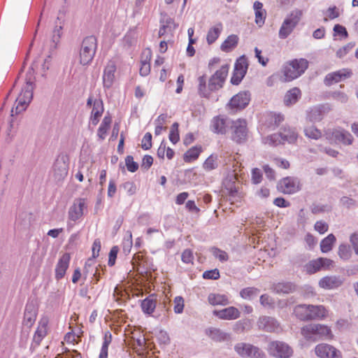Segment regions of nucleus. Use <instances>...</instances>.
Returning <instances> with one entry per match:
<instances>
[{
    "label": "nucleus",
    "instance_id": "f257e3e1",
    "mask_svg": "<svg viewBox=\"0 0 358 358\" xmlns=\"http://www.w3.org/2000/svg\"><path fill=\"white\" fill-rule=\"evenodd\" d=\"M229 66L223 65L221 68L216 71L215 73L210 78L206 88V78L204 76H200L199 80V92L203 97H208L210 92L218 90L222 88L225 79L228 75Z\"/></svg>",
    "mask_w": 358,
    "mask_h": 358
},
{
    "label": "nucleus",
    "instance_id": "f03ea898",
    "mask_svg": "<svg viewBox=\"0 0 358 358\" xmlns=\"http://www.w3.org/2000/svg\"><path fill=\"white\" fill-rule=\"evenodd\" d=\"M294 313L301 321L322 320L328 310L322 305L299 304L294 307Z\"/></svg>",
    "mask_w": 358,
    "mask_h": 358
},
{
    "label": "nucleus",
    "instance_id": "7ed1b4c3",
    "mask_svg": "<svg viewBox=\"0 0 358 358\" xmlns=\"http://www.w3.org/2000/svg\"><path fill=\"white\" fill-rule=\"evenodd\" d=\"M301 334L306 341L331 340L334 335L329 327L322 324H309L303 326Z\"/></svg>",
    "mask_w": 358,
    "mask_h": 358
},
{
    "label": "nucleus",
    "instance_id": "20e7f679",
    "mask_svg": "<svg viewBox=\"0 0 358 358\" xmlns=\"http://www.w3.org/2000/svg\"><path fill=\"white\" fill-rule=\"evenodd\" d=\"M308 66V62L305 59H294L287 63L282 68V77L280 81L289 82L301 76Z\"/></svg>",
    "mask_w": 358,
    "mask_h": 358
},
{
    "label": "nucleus",
    "instance_id": "39448f33",
    "mask_svg": "<svg viewBox=\"0 0 358 358\" xmlns=\"http://www.w3.org/2000/svg\"><path fill=\"white\" fill-rule=\"evenodd\" d=\"M34 88V80L32 76H30L29 78H26V85L24 86L22 90V92L16 99L17 105L15 108H13L11 110L12 116L13 115L14 112L17 115L26 109L27 106L33 98Z\"/></svg>",
    "mask_w": 358,
    "mask_h": 358
},
{
    "label": "nucleus",
    "instance_id": "423d86ee",
    "mask_svg": "<svg viewBox=\"0 0 358 358\" xmlns=\"http://www.w3.org/2000/svg\"><path fill=\"white\" fill-rule=\"evenodd\" d=\"M97 49V40L94 36L85 37L81 44L80 50V63L85 66L90 64Z\"/></svg>",
    "mask_w": 358,
    "mask_h": 358
},
{
    "label": "nucleus",
    "instance_id": "0eeeda50",
    "mask_svg": "<svg viewBox=\"0 0 358 358\" xmlns=\"http://www.w3.org/2000/svg\"><path fill=\"white\" fill-rule=\"evenodd\" d=\"M234 351L242 358H264V352L258 347L244 342L237 343Z\"/></svg>",
    "mask_w": 358,
    "mask_h": 358
},
{
    "label": "nucleus",
    "instance_id": "6e6552de",
    "mask_svg": "<svg viewBox=\"0 0 358 358\" xmlns=\"http://www.w3.org/2000/svg\"><path fill=\"white\" fill-rule=\"evenodd\" d=\"M267 351L271 356L275 358H289L293 355L292 348L286 343L279 341H271Z\"/></svg>",
    "mask_w": 358,
    "mask_h": 358
},
{
    "label": "nucleus",
    "instance_id": "1a4fd4ad",
    "mask_svg": "<svg viewBox=\"0 0 358 358\" xmlns=\"http://www.w3.org/2000/svg\"><path fill=\"white\" fill-rule=\"evenodd\" d=\"M302 15V11L296 9L291 12V13L285 19L279 31V37L280 38H287L294 27L300 21Z\"/></svg>",
    "mask_w": 358,
    "mask_h": 358
},
{
    "label": "nucleus",
    "instance_id": "9d476101",
    "mask_svg": "<svg viewBox=\"0 0 358 358\" xmlns=\"http://www.w3.org/2000/svg\"><path fill=\"white\" fill-rule=\"evenodd\" d=\"M232 140L237 143H244L247 140V124L244 120H237L231 122Z\"/></svg>",
    "mask_w": 358,
    "mask_h": 358
},
{
    "label": "nucleus",
    "instance_id": "9b49d317",
    "mask_svg": "<svg viewBox=\"0 0 358 358\" xmlns=\"http://www.w3.org/2000/svg\"><path fill=\"white\" fill-rule=\"evenodd\" d=\"M68 157L64 155L58 156L53 165V177L56 181L64 180L68 173Z\"/></svg>",
    "mask_w": 358,
    "mask_h": 358
},
{
    "label": "nucleus",
    "instance_id": "f8f14e48",
    "mask_svg": "<svg viewBox=\"0 0 358 358\" xmlns=\"http://www.w3.org/2000/svg\"><path fill=\"white\" fill-rule=\"evenodd\" d=\"M117 66L115 61L109 60L103 71L102 80L105 89H110L115 83Z\"/></svg>",
    "mask_w": 358,
    "mask_h": 358
},
{
    "label": "nucleus",
    "instance_id": "ddd939ff",
    "mask_svg": "<svg viewBox=\"0 0 358 358\" xmlns=\"http://www.w3.org/2000/svg\"><path fill=\"white\" fill-rule=\"evenodd\" d=\"M250 101V93L248 91L241 92L234 96L229 103L231 109L234 110L245 108Z\"/></svg>",
    "mask_w": 358,
    "mask_h": 358
},
{
    "label": "nucleus",
    "instance_id": "4468645a",
    "mask_svg": "<svg viewBox=\"0 0 358 358\" xmlns=\"http://www.w3.org/2000/svg\"><path fill=\"white\" fill-rule=\"evenodd\" d=\"M278 188L285 194H294L301 189L300 182L296 178L286 177L279 182Z\"/></svg>",
    "mask_w": 358,
    "mask_h": 358
},
{
    "label": "nucleus",
    "instance_id": "2eb2a0df",
    "mask_svg": "<svg viewBox=\"0 0 358 358\" xmlns=\"http://www.w3.org/2000/svg\"><path fill=\"white\" fill-rule=\"evenodd\" d=\"M236 181L237 176L234 173H229L223 181V185L227 193L234 199L241 197L239 186Z\"/></svg>",
    "mask_w": 358,
    "mask_h": 358
},
{
    "label": "nucleus",
    "instance_id": "dca6fc26",
    "mask_svg": "<svg viewBox=\"0 0 358 358\" xmlns=\"http://www.w3.org/2000/svg\"><path fill=\"white\" fill-rule=\"evenodd\" d=\"M315 351L320 358H341V352L329 344H319L315 347Z\"/></svg>",
    "mask_w": 358,
    "mask_h": 358
},
{
    "label": "nucleus",
    "instance_id": "f3484780",
    "mask_svg": "<svg viewBox=\"0 0 358 358\" xmlns=\"http://www.w3.org/2000/svg\"><path fill=\"white\" fill-rule=\"evenodd\" d=\"M87 208V203L85 199H78L73 202L69 210V220L75 222L80 219L84 214V209Z\"/></svg>",
    "mask_w": 358,
    "mask_h": 358
},
{
    "label": "nucleus",
    "instance_id": "a211bd4d",
    "mask_svg": "<svg viewBox=\"0 0 358 358\" xmlns=\"http://www.w3.org/2000/svg\"><path fill=\"white\" fill-rule=\"evenodd\" d=\"M257 325L259 329L267 332H275L280 329L278 321L275 318L268 316L259 317Z\"/></svg>",
    "mask_w": 358,
    "mask_h": 358
},
{
    "label": "nucleus",
    "instance_id": "6ab92c4d",
    "mask_svg": "<svg viewBox=\"0 0 358 358\" xmlns=\"http://www.w3.org/2000/svg\"><path fill=\"white\" fill-rule=\"evenodd\" d=\"M352 72L348 69H341L327 74L324 78L326 85H331L351 76Z\"/></svg>",
    "mask_w": 358,
    "mask_h": 358
},
{
    "label": "nucleus",
    "instance_id": "aec40b11",
    "mask_svg": "<svg viewBox=\"0 0 358 358\" xmlns=\"http://www.w3.org/2000/svg\"><path fill=\"white\" fill-rule=\"evenodd\" d=\"M230 123H231L230 120L222 116H217L211 120L210 129L214 133L224 134Z\"/></svg>",
    "mask_w": 358,
    "mask_h": 358
},
{
    "label": "nucleus",
    "instance_id": "412c9836",
    "mask_svg": "<svg viewBox=\"0 0 358 358\" xmlns=\"http://www.w3.org/2000/svg\"><path fill=\"white\" fill-rule=\"evenodd\" d=\"M213 313L215 316L221 320H236L240 317L239 310L234 306H230L220 310H215Z\"/></svg>",
    "mask_w": 358,
    "mask_h": 358
},
{
    "label": "nucleus",
    "instance_id": "4be33fe9",
    "mask_svg": "<svg viewBox=\"0 0 358 358\" xmlns=\"http://www.w3.org/2000/svg\"><path fill=\"white\" fill-rule=\"evenodd\" d=\"M206 334L215 342H224L229 341L230 334L219 328L210 327L206 329Z\"/></svg>",
    "mask_w": 358,
    "mask_h": 358
},
{
    "label": "nucleus",
    "instance_id": "5701e85b",
    "mask_svg": "<svg viewBox=\"0 0 358 358\" xmlns=\"http://www.w3.org/2000/svg\"><path fill=\"white\" fill-rule=\"evenodd\" d=\"M343 280L339 276H325L320 280L319 286L325 289H332L340 287Z\"/></svg>",
    "mask_w": 358,
    "mask_h": 358
},
{
    "label": "nucleus",
    "instance_id": "b1692460",
    "mask_svg": "<svg viewBox=\"0 0 358 358\" xmlns=\"http://www.w3.org/2000/svg\"><path fill=\"white\" fill-rule=\"evenodd\" d=\"M70 259V255L64 253L59 259L55 268V278L57 280H60L64 276L69 265Z\"/></svg>",
    "mask_w": 358,
    "mask_h": 358
},
{
    "label": "nucleus",
    "instance_id": "393cba45",
    "mask_svg": "<svg viewBox=\"0 0 358 358\" xmlns=\"http://www.w3.org/2000/svg\"><path fill=\"white\" fill-rule=\"evenodd\" d=\"M49 320L47 317H43L38 323V327L34 336V342L36 345H39L43 338L46 336L48 333V324Z\"/></svg>",
    "mask_w": 358,
    "mask_h": 358
},
{
    "label": "nucleus",
    "instance_id": "a878e982",
    "mask_svg": "<svg viewBox=\"0 0 358 358\" xmlns=\"http://www.w3.org/2000/svg\"><path fill=\"white\" fill-rule=\"evenodd\" d=\"M36 310L34 305L28 304L26 306L24 314L23 324L28 328H31L36 319Z\"/></svg>",
    "mask_w": 358,
    "mask_h": 358
},
{
    "label": "nucleus",
    "instance_id": "bb28decb",
    "mask_svg": "<svg viewBox=\"0 0 358 358\" xmlns=\"http://www.w3.org/2000/svg\"><path fill=\"white\" fill-rule=\"evenodd\" d=\"M103 112V104L102 100L100 99H94L90 118L93 124L96 125L98 123L99 119L102 115Z\"/></svg>",
    "mask_w": 358,
    "mask_h": 358
},
{
    "label": "nucleus",
    "instance_id": "cd10ccee",
    "mask_svg": "<svg viewBox=\"0 0 358 358\" xmlns=\"http://www.w3.org/2000/svg\"><path fill=\"white\" fill-rule=\"evenodd\" d=\"M332 135L336 141L345 145H350L353 141V136L351 134L344 129H336L333 131Z\"/></svg>",
    "mask_w": 358,
    "mask_h": 358
},
{
    "label": "nucleus",
    "instance_id": "c85d7f7f",
    "mask_svg": "<svg viewBox=\"0 0 358 358\" xmlns=\"http://www.w3.org/2000/svg\"><path fill=\"white\" fill-rule=\"evenodd\" d=\"M157 305L155 295H150L141 302V308L146 314H151L154 312Z\"/></svg>",
    "mask_w": 358,
    "mask_h": 358
},
{
    "label": "nucleus",
    "instance_id": "c756f323",
    "mask_svg": "<svg viewBox=\"0 0 358 358\" xmlns=\"http://www.w3.org/2000/svg\"><path fill=\"white\" fill-rule=\"evenodd\" d=\"M301 90L294 87L288 91L284 98V102L286 106H290L295 103L301 96Z\"/></svg>",
    "mask_w": 358,
    "mask_h": 358
},
{
    "label": "nucleus",
    "instance_id": "7c9ffc66",
    "mask_svg": "<svg viewBox=\"0 0 358 358\" xmlns=\"http://www.w3.org/2000/svg\"><path fill=\"white\" fill-rule=\"evenodd\" d=\"M222 30V24L220 22L216 24L214 27L210 28L206 36V40L209 45L213 43L217 40Z\"/></svg>",
    "mask_w": 358,
    "mask_h": 358
},
{
    "label": "nucleus",
    "instance_id": "2f4dec72",
    "mask_svg": "<svg viewBox=\"0 0 358 358\" xmlns=\"http://www.w3.org/2000/svg\"><path fill=\"white\" fill-rule=\"evenodd\" d=\"M263 4L259 1H255L253 5L255 10V22L259 27L264 23L265 10L262 8Z\"/></svg>",
    "mask_w": 358,
    "mask_h": 358
},
{
    "label": "nucleus",
    "instance_id": "473e14b6",
    "mask_svg": "<svg viewBox=\"0 0 358 358\" xmlns=\"http://www.w3.org/2000/svg\"><path fill=\"white\" fill-rule=\"evenodd\" d=\"M208 301L209 303L213 306H226L229 303L227 296L220 294H210L208 297Z\"/></svg>",
    "mask_w": 358,
    "mask_h": 358
},
{
    "label": "nucleus",
    "instance_id": "72a5a7b5",
    "mask_svg": "<svg viewBox=\"0 0 358 358\" xmlns=\"http://www.w3.org/2000/svg\"><path fill=\"white\" fill-rule=\"evenodd\" d=\"M336 239L333 234H329L320 243V248L322 252H328L332 249Z\"/></svg>",
    "mask_w": 358,
    "mask_h": 358
},
{
    "label": "nucleus",
    "instance_id": "f704fd0d",
    "mask_svg": "<svg viewBox=\"0 0 358 358\" xmlns=\"http://www.w3.org/2000/svg\"><path fill=\"white\" fill-rule=\"evenodd\" d=\"M294 290V286L291 282H279L273 285V291L278 294H288Z\"/></svg>",
    "mask_w": 358,
    "mask_h": 358
},
{
    "label": "nucleus",
    "instance_id": "c9c22d12",
    "mask_svg": "<svg viewBox=\"0 0 358 358\" xmlns=\"http://www.w3.org/2000/svg\"><path fill=\"white\" fill-rule=\"evenodd\" d=\"M112 122L111 117L110 116H105L102 120L101 124L99 126V128L97 131L98 136L100 139L103 140L106 137V134L107 131L110 127V124Z\"/></svg>",
    "mask_w": 358,
    "mask_h": 358
},
{
    "label": "nucleus",
    "instance_id": "e433bc0d",
    "mask_svg": "<svg viewBox=\"0 0 358 358\" xmlns=\"http://www.w3.org/2000/svg\"><path fill=\"white\" fill-rule=\"evenodd\" d=\"M238 37L236 35H230L221 45V50L228 52L235 48L238 43Z\"/></svg>",
    "mask_w": 358,
    "mask_h": 358
},
{
    "label": "nucleus",
    "instance_id": "4c0bfd02",
    "mask_svg": "<svg viewBox=\"0 0 358 358\" xmlns=\"http://www.w3.org/2000/svg\"><path fill=\"white\" fill-rule=\"evenodd\" d=\"M201 152V146H195L187 150L184 155V160L186 162H190L195 160L199 156Z\"/></svg>",
    "mask_w": 358,
    "mask_h": 358
},
{
    "label": "nucleus",
    "instance_id": "58836bf2",
    "mask_svg": "<svg viewBox=\"0 0 358 358\" xmlns=\"http://www.w3.org/2000/svg\"><path fill=\"white\" fill-rule=\"evenodd\" d=\"M259 289L255 287H246L241 290L240 295L244 299L252 300L257 296Z\"/></svg>",
    "mask_w": 358,
    "mask_h": 358
},
{
    "label": "nucleus",
    "instance_id": "ea45409f",
    "mask_svg": "<svg viewBox=\"0 0 358 358\" xmlns=\"http://www.w3.org/2000/svg\"><path fill=\"white\" fill-rule=\"evenodd\" d=\"M264 143L265 144H268L271 146H275L280 143H283V141L280 133L273 134L272 135L268 136L264 138Z\"/></svg>",
    "mask_w": 358,
    "mask_h": 358
},
{
    "label": "nucleus",
    "instance_id": "a19ab883",
    "mask_svg": "<svg viewBox=\"0 0 358 358\" xmlns=\"http://www.w3.org/2000/svg\"><path fill=\"white\" fill-rule=\"evenodd\" d=\"M280 134L283 142L293 143L297 138V134L292 129H284L283 131H280Z\"/></svg>",
    "mask_w": 358,
    "mask_h": 358
},
{
    "label": "nucleus",
    "instance_id": "79ce46f5",
    "mask_svg": "<svg viewBox=\"0 0 358 358\" xmlns=\"http://www.w3.org/2000/svg\"><path fill=\"white\" fill-rule=\"evenodd\" d=\"M307 119L310 122H319L322 119V111L320 108H313L308 113Z\"/></svg>",
    "mask_w": 358,
    "mask_h": 358
},
{
    "label": "nucleus",
    "instance_id": "37998d69",
    "mask_svg": "<svg viewBox=\"0 0 358 358\" xmlns=\"http://www.w3.org/2000/svg\"><path fill=\"white\" fill-rule=\"evenodd\" d=\"M304 133L307 137L313 139H318L322 136L321 131L313 125L306 127Z\"/></svg>",
    "mask_w": 358,
    "mask_h": 358
},
{
    "label": "nucleus",
    "instance_id": "c03bdc74",
    "mask_svg": "<svg viewBox=\"0 0 358 358\" xmlns=\"http://www.w3.org/2000/svg\"><path fill=\"white\" fill-rule=\"evenodd\" d=\"M248 67V64L247 58L244 55H243L237 59V61L235 64L234 69L236 71H241L244 73H246Z\"/></svg>",
    "mask_w": 358,
    "mask_h": 358
},
{
    "label": "nucleus",
    "instance_id": "a18cd8bd",
    "mask_svg": "<svg viewBox=\"0 0 358 358\" xmlns=\"http://www.w3.org/2000/svg\"><path fill=\"white\" fill-rule=\"evenodd\" d=\"M338 253L341 259L347 260L351 257L352 252L350 246L343 243L339 245Z\"/></svg>",
    "mask_w": 358,
    "mask_h": 358
},
{
    "label": "nucleus",
    "instance_id": "49530a36",
    "mask_svg": "<svg viewBox=\"0 0 358 358\" xmlns=\"http://www.w3.org/2000/svg\"><path fill=\"white\" fill-rule=\"evenodd\" d=\"M210 252L213 255L216 259H218L220 262H227L229 259V256L225 251L222 250L216 247L211 248Z\"/></svg>",
    "mask_w": 358,
    "mask_h": 358
},
{
    "label": "nucleus",
    "instance_id": "de8ad7c7",
    "mask_svg": "<svg viewBox=\"0 0 358 358\" xmlns=\"http://www.w3.org/2000/svg\"><path fill=\"white\" fill-rule=\"evenodd\" d=\"M179 124L178 122H174L171 128L169 134V140L173 144L177 143L180 140L179 132H178Z\"/></svg>",
    "mask_w": 358,
    "mask_h": 358
},
{
    "label": "nucleus",
    "instance_id": "09e8293b",
    "mask_svg": "<svg viewBox=\"0 0 358 358\" xmlns=\"http://www.w3.org/2000/svg\"><path fill=\"white\" fill-rule=\"evenodd\" d=\"M320 258L310 262L307 265V271L310 273H316L322 268V264Z\"/></svg>",
    "mask_w": 358,
    "mask_h": 358
},
{
    "label": "nucleus",
    "instance_id": "8fccbe9b",
    "mask_svg": "<svg viewBox=\"0 0 358 358\" xmlns=\"http://www.w3.org/2000/svg\"><path fill=\"white\" fill-rule=\"evenodd\" d=\"M173 303H174V307H173V310H174V312L176 314H180L183 312V309H184V306H185V304H184V299L182 296H176L175 297L174 300H173Z\"/></svg>",
    "mask_w": 358,
    "mask_h": 358
},
{
    "label": "nucleus",
    "instance_id": "3c124183",
    "mask_svg": "<svg viewBox=\"0 0 358 358\" xmlns=\"http://www.w3.org/2000/svg\"><path fill=\"white\" fill-rule=\"evenodd\" d=\"M217 166V157L213 155H210L209 157H208L203 164V168L207 171L213 170Z\"/></svg>",
    "mask_w": 358,
    "mask_h": 358
},
{
    "label": "nucleus",
    "instance_id": "603ef678",
    "mask_svg": "<svg viewBox=\"0 0 358 358\" xmlns=\"http://www.w3.org/2000/svg\"><path fill=\"white\" fill-rule=\"evenodd\" d=\"M127 169L130 172H135L138 169V164L134 161L132 156H127L125 159Z\"/></svg>",
    "mask_w": 358,
    "mask_h": 358
},
{
    "label": "nucleus",
    "instance_id": "864d4df0",
    "mask_svg": "<svg viewBox=\"0 0 358 358\" xmlns=\"http://www.w3.org/2000/svg\"><path fill=\"white\" fill-rule=\"evenodd\" d=\"M248 327L249 324L248 321H238L234 324V331L241 334L248 331L249 329Z\"/></svg>",
    "mask_w": 358,
    "mask_h": 358
},
{
    "label": "nucleus",
    "instance_id": "5fc2aeb1",
    "mask_svg": "<svg viewBox=\"0 0 358 358\" xmlns=\"http://www.w3.org/2000/svg\"><path fill=\"white\" fill-rule=\"evenodd\" d=\"M62 26H55V27L53 29L52 41L55 44L54 48H56L57 43L59 42L60 38L62 34Z\"/></svg>",
    "mask_w": 358,
    "mask_h": 358
},
{
    "label": "nucleus",
    "instance_id": "6e6d98bb",
    "mask_svg": "<svg viewBox=\"0 0 358 358\" xmlns=\"http://www.w3.org/2000/svg\"><path fill=\"white\" fill-rule=\"evenodd\" d=\"M121 188H123L124 190L129 194L133 195L136 192V187L133 182L127 181L124 182L121 186Z\"/></svg>",
    "mask_w": 358,
    "mask_h": 358
},
{
    "label": "nucleus",
    "instance_id": "4d7b16f0",
    "mask_svg": "<svg viewBox=\"0 0 358 358\" xmlns=\"http://www.w3.org/2000/svg\"><path fill=\"white\" fill-rule=\"evenodd\" d=\"M181 259L185 264H193L194 255L192 251L189 249L185 250L182 253Z\"/></svg>",
    "mask_w": 358,
    "mask_h": 358
},
{
    "label": "nucleus",
    "instance_id": "13d9d810",
    "mask_svg": "<svg viewBox=\"0 0 358 358\" xmlns=\"http://www.w3.org/2000/svg\"><path fill=\"white\" fill-rule=\"evenodd\" d=\"M260 303L264 307H273L274 301L271 296L268 294H262L259 299Z\"/></svg>",
    "mask_w": 358,
    "mask_h": 358
},
{
    "label": "nucleus",
    "instance_id": "bf43d9fd",
    "mask_svg": "<svg viewBox=\"0 0 358 358\" xmlns=\"http://www.w3.org/2000/svg\"><path fill=\"white\" fill-rule=\"evenodd\" d=\"M141 147L143 150H149L152 147V134L146 133L142 139Z\"/></svg>",
    "mask_w": 358,
    "mask_h": 358
},
{
    "label": "nucleus",
    "instance_id": "052dcab7",
    "mask_svg": "<svg viewBox=\"0 0 358 358\" xmlns=\"http://www.w3.org/2000/svg\"><path fill=\"white\" fill-rule=\"evenodd\" d=\"M245 75V73L241 71H236L234 69L233 76L231 78V83L233 85H238L241 82L242 79L244 78Z\"/></svg>",
    "mask_w": 358,
    "mask_h": 358
},
{
    "label": "nucleus",
    "instance_id": "680f3d73",
    "mask_svg": "<svg viewBox=\"0 0 358 358\" xmlns=\"http://www.w3.org/2000/svg\"><path fill=\"white\" fill-rule=\"evenodd\" d=\"M203 278L205 279L217 280L220 278V272L217 268L206 271L203 273Z\"/></svg>",
    "mask_w": 358,
    "mask_h": 358
},
{
    "label": "nucleus",
    "instance_id": "e2e57ef3",
    "mask_svg": "<svg viewBox=\"0 0 358 358\" xmlns=\"http://www.w3.org/2000/svg\"><path fill=\"white\" fill-rule=\"evenodd\" d=\"M262 178V173L260 169L255 168L252 170V180L255 184L261 182Z\"/></svg>",
    "mask_w": 358,
    "mask_h": 358
},
{
    "label": "nucleus",
    "instance_id": "0e129e2a",
    "mask_svg": "<svg viewBox=\"0 0 358 358\" xmlns=\"http://www.w3.org/2000/svg\"><path fill=\"white\" fill-rule=\"evenodd\" d=\"M314 228L320 234H324L328 231L329 226L325 222L320 220V221L316 222V223L315 224Z\"/></svg>",
    "mask_w": 358,
    "mask_h": 358
},
{
    "label": "nucleus",
    "instance_id": "69168bd1",
    "mask_svg": "<svg viewBox=\"0 0 358 358\" xmlns=\"http://www.w3.org/2000/svg\"><path fill=\"white\" fill-rule=\"evenodd\" d=\"M355 44L354 43H349L348 45H346L344 47H343L342 48L339 49L336 52V55L340 58L343 57L348 53V52L350 50H351L355 46Z\"/></svg>",
    "mask_w": 358,
    "mask_h": 358
},
{
    "label": "nucleus",
    "instance_id": "338daca9",
    "mask_svg": "<svg viewBox=\"0 0 358 358\" xmlns=\"http://www.w3.org/2000/svg\"><path fill=\"white\" fill-rule=\"evenodd\" d=\"M150 71V65L149 62H147V60L141 61V66L140 68V74L143 76H146L149 74Z\"/></svg>",
    "mask_w": 358,
    "mask_h": 358
},
{
    "label": "nucleus",
    "instance_id": "774afa93",
    "mask_svg": "<svg viewBox=\"0 0 358 358\" xmlns=\"http://www.w3.org/2000/svg\"><path fill=\"white\" fill-rule=\"evenodd\" d=\"M350 242L355 250V252L358 255V234L355 232L350 236Z\"/></svg>",
    "mask_w": 358,
    "mask_h": 358
}]
</instances>
